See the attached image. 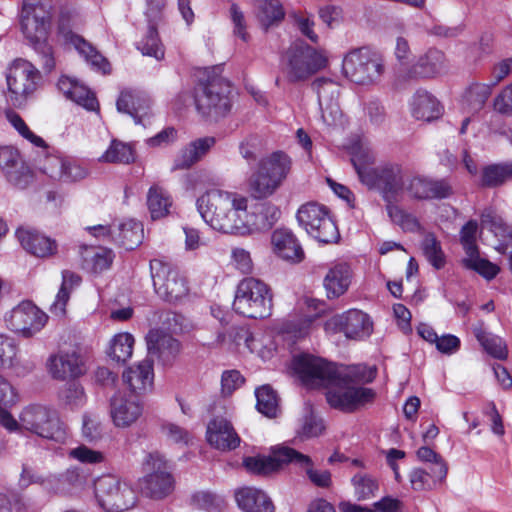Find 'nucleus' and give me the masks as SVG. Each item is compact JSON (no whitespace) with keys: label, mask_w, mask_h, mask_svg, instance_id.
Here are the masks:
<instances>
[{"label":"nucleus","mask_w":512,"mask_h":512,"mask_svg":"<svg viewBox=\"0 0 512 512\" xmlns=\"http://www.w3.org/2000/svg\"><path fill=\"white\" fill-rule=\"evenodd\" d=\"M0 167L7 180L15 187L25 188L32 179L29 167L22 160L19 152L12 147L0 148Z\"/></svg>","instance_id":"a878e982"},{"label":"nucleus","mask_w":512,"mask_h":512,"mask_svg":"<svg viewBox=\"0 0 512 512\" xmlns=\"http://www.w3.org/2000/svg\"><path fill=\"white\" fill-rule=\"evenodd\" d=\"M173 200L163 187L154 184L147 192V207L153 220L161 219L170 214Z\"/></svg>","instance_id":"a19ab883"},{"label":"nucleus","mask_w":512,"mask_h":512,"mask_svg":"<svg viewBox=\"0 0 512 512\" xmlns=\"http://www.w3.org/2000/svg\"><path fill=\"white\" fill-rule=\"evenodd\" d=\"M143 405L136 386H122L110 400V415L116 427L126 428L142 415Z\"/></svg>","instance_id":"4468645a"},{"label":"nucleus","mask_w":512,"mask_h":512,"mask_svg":"<svg viewBox=\"0 0 512 512\" xmlns=\"http://www.w3.org/2000/svg\"><path fill=\"white\" fill-rule=\"evenodd\" d=\"M8 329L24 337L38 333L47 322V315L30 301H23L5 315Z\"/></svg>","instance_id":"dca6fc26"},{"label":"nucleus","mask_w":512,"mask_h":512,"mask_svg":"<svg viewBox=\"0 0 512 512\" xmlns=\"http://www.w3.org/2000/svg\"><path fill=\"white\" fill-rule=\"evenodd\" d=\"M257 17L261 25L267 29L284 18V10L278 0H256Z\"/></svg>","instance_id":"864d4df0"},{"label":"nucleus","mask_w":512,"mask_h":512,"mask_svg":"<svg viewBox=\"0 0 512 512\" xmlns=\"http://www.w3.org/2000/svg\"><path fill=\"white\" fill-rule=\"evenodd\" d=\"M417 457L422 462L431 463V469H435V476L438 478H446L448 467L440 454L435 452L429 446H422L417 450Z\"/></svg>","instance_id":"bf43d9fd"},{"label":"nucleus","mask_w":512,"mask_h":512,"mask_svg":"<svg viewBox=\"0 0 512 512\" xmlns=\"http://www.w3.org/2000/svg\"><path fill=\"white\" fill-rule=\"evenodd\" d=\"M117 110L127 113L137 124H143V120L150 115V99L142 92L123 91L117 103Z\"/></svg>","instance_id":"473e14b6"},{"label":"nucleus","mask_w":512,"mask_h":512,"mask_svg":"<svg viewBox=\"0 0 512 512\" xmlns=\"http://www.w3.org/2000/svg\"><path fill=\"white\" fill-rule=\"evenodd\" d=\"M69 99L90 111L98 108V101L95 95L86 86L78 82L74 86Z\"/></svg>","instance_id":"774afa93"},{"label":"nucleus","mask_w":512,"mask_h":512,"mask_svg":"<svg viewBox=\"0 0 512 512\" xmlns=\"http://www.w3.org/2000/svg\"><path fill=\"white\" fill-rule=\"evenodd\" d=\"M351 160L361 182L370 188L381 189L387 199L395 198L404 192L406 179L399 165L374 168L369 166L371 157L368 156L363 162L356 156Z\"/></svg>","instance_id":"423d86ee"},{"label":"nucleus","mask_w":512,"mask_h":512,"mask_svg":"<svg viewBox=\"0 0 512 512\" xmlns=\"http://www.w3.org/2000/svg\"><path fill=\"white\" fill-rule=\"evenodd\" d=\"M412 114L417 120L432 121L441 115L439 102L427 92H417L412 102Z\"/></svg>","instance_id":"79ce46f5"},{"label":"nucleus","mask_w":512,"mask_h":512,"mask_svg":"<svg viewBox=\"0 0 512 512\" xmlns=\"http://www.w3.org/2000/svg\"><path fill=\"white\" fill-rule=\"evenodd\" d=\"M377 367L365 364L344 365L338 364L336 381L344 383L368 384L375 381Z\"/></svg>","instance_id":"4c0bfd02"},{"label":"nucleus","mask_w":512,"mask_h":512,"mask_svg":"<svg viewBox=\"0 0 512 512\" xmlns=\"http://www.w3.org/2000/svg\"><path fill=\"white\" fill-rule=\"evenodd\" d=\"M299 224L308 234L323 243L337 241L339 232L327 209L316 203L302 205L297 212Z\"/></svg>","instance_id":"9b49d317"},{"label":"nucleus","mask_w":512,"mask_h":512,"mask_svg":"<svg viewBox=\"0 0 512 512\" xmlns=\"http://www.w3.org/2000/svg\"><path fill=\"white\" fill-rule=\"evenodd\" d=\"M47 366L49 373L57 381H73L85 373L84 363L76 351L51 356Z\"/></svg>","instance_id":"393cba45"},{"label":"nucleus","mask_w":512,"mask_h":512,"mask_svg":"<svg viewBox=\"0 0 512 512\" xmlns=\"http://www.w3.org/2000/svg\"><path fill=\"white\" fill-rule=\"evenodd\" d=\"M40 169L50 178L64 182L78 181L87 175L86 169L59 155L46 156Z\"/></svg>","instance_id":"cd10ccee"},{"label":"nucleus","mask_w":512,"mask_h":512,"mask_svg":"<svg viewBox=\"0 0 512 512\" xmlns=\"http://www.w3.org/2000/svg\"><path fill=\"white\" fill-rule=\"evenodd\" d=\"M21 429L56 442H64L67 438V428L58 411L40 403L23 407L18 420V431Z\"/></svg>","instance_id":"7ed1b4c3"},{"label":"nucleus","mask_w":512,"mask_h":512,"mask_svg":"<svg viewBox=\"0 0 512 512\" xmlns=\"http://www.w3.org/2000/svg\"><path fill=\"white\" fill-rule=\"evenodd\" d=\"M234 497L243 512H275L271 498L261 489L241 487L235 491Z\"/></svg>","instance_id":"c756f323"},{"label":"nucleus","mask_w":512,"mask_h":512,"mask_svg":"<svg viewBox=\"0 0 512 512\" xmlns=\"http://www.w3.org/2000/svg\"><path fill=\"white\" fill-rule=\"evenodd\" d=\"M478 225L475 221L467 222L461 229V243L466 253L463 258V265L470 270H474L487 280H491L499 273L500 268L479 256L478 248L475 244Z\"/></svg>","instance_id":"a211bd4d"},{"label":"nucleus","mask_w":512,"mask_h":512,"mask_svg":"<svg viewBox=\"0 0 512 512\" xmlns=\"http://www.w3.org/2000/svg\"><path fill=\"white\" fill-rule=\"evenodd\" d=\"M327 64L326 57L302 42L293 43L281 58V72L290 84L307 81Z\"/></svg>","instance_id":"f03ea898"},{"label":"nucleus","mask_w":512,"mask_h":512,"mask_svg":"<svg viewBox=\"0 0 512 512\" xmlns=\"http://www.w3.org/2000/svg\"><path fill=\"white\" fill-rule=\"evenodd\" d=\"M512 179V163L490 164L482 168L480 186L495 188Z\"/></svg>","instance_id":"c03bdc74"},{"label":"nucleus","mask_w":512,"mask_h":512,"mask_svg":"<svg viewBox=\"0 0 512 512\" xmlns=\"http://www.w3.org/2000/svg\"><path fill=\"white\" fill-rule=\"evenodd\" d=\"M491 95V87L487 84L474 83L464 94V105L471 113L479 112Z\"/></svg>","instance_id":"5fc2aeb1"},{"label":"nucleus","mask_w":512,"mask_h":512,"mask_svg":"<svg viewBox=\"0 0 512 512\" xmlns=\"http://www.w3.org/2000/svg\"><path fill=\"white\" fill-rule=\"evenodd\" d=\"M70 17L68 14L62 13L59 18V33L64 37L65 41L72 44L78 53L84 57L90 66L101 71L103 74L110 72L109 62L83 37L75 34L70 25Z\"/></svg>","instance_id":"412c9836"},{"label":"nucleus","mask_w":512,"mask_h":512,"mask_svg":"<svg viewBox=\"0 0 512 512\" xmlns=\"http://www.w3.org/2000/svg\"><path fill=\"white\" fill-rule=\"evenodd\" d=\"M191 503L198 509L213 512L221 508L224 500L212 492L198 491L192 495Z\"/></svg>","instance_id":"69168bd1"},{"label":"nucleus","mask_w":512,"mask_h":512,"mask_svg":"<svg viewBox=\"0 0 512 512\" xmlns=\"http://www.w3.org/2000/svg\"><path fill=\"white\" fill-rule=\"evenodd\" d=\"M197 209L213 229L230 234L250 232L247 217L248 199L238 193L212 189L201 195Z\"/></svg>","instance_id":"f257e3e1"},{"label":"nucleus","mask_w":512,"mask_h":512,"mask_svg":"<svg viewBox=\"0 0 512 512\" xmlns=\"http://www.w3.org/2000/svg\"><path fill=\"white\" fill-rule=\"evenodd\" d=\"M123 380L127 384L140 382L142 384H152L154 380V361L151 358H145L137 364L129 367L123 372Z\"/></svg>","instance_id":"603ef678"},{"label":"nucleus","mask_w":512,"mask_h":512,"mask_svg":"<svg viewBox=\"0 0 512 512\" xmlns=\"http://www.w3.org/2000/svg\"><path fill=\"white\" fill-rule=\"evenodd\" d=\"M230 94V83L219 75L212 76L196 93V108L203 116L217 120L230 111Z\"/></svg>","instance_id":"6e6552de"},{"label":"nucleus","mask_w":512,"mask_h":512,"mask_svg":"<svg viewBox=\"0 0 512 512\" xmlns=\"http://www.w3.org/2000/svg\"><path fill=\"white\" fill-rule=\"evenodd\" d=\"M326 430L324 420L316 415L312 408L309 413L304 416L298 435L301 439H310L321 436Z\"/></svg>","instance_id":"4d7b16f0"},{"label":"nucleus","mask_w":512,"mask_h":512,"mask_svg":"<svg viewBox=\"0 0 512 512\" xmlns=\"http://www.w3.org/2000/svg\"><path fill=\"white\" fill-rule=\"evenodd\" d=\"M354 496L358 501H365L375 497L379 491V481L368 473H356L351 478Z\"/></svg>","instance_id":"8fccbe9b"},{"label":"nucleus","mask_w":512,"mask_h":512,"mask_svg":"<svg viewBox=\"0 0 512 512\" xmlns=\"http://www.w3.org/2000/svg\"><path fill=\"white\" fill-rule=\"evenodd\" d=\"M352 270L347 263H336L326 273L323 286L328 299L344 295L351 284Z\"/></svg>","instance_id":"72a5a7b5"},{"label":"nucleus","mask_w":512,"mask_h":512,"mask_svg":"<svg viewBox=\"0 0 512 512\" xmlns=\"http://www.w3.org/2000/svg\"><path fill=\"white\" fill-rule=\"evenodd\" d=\"M281 185L257 164L256 170L248 179V190L254 199L272 196Z\"/></svg>","instance_id":"58836bf2"},{"label":"nucleus","mask_w":512,"mask_h":512,"mask_svg":"<svg viewBox=\"0 0 512 512\" xmlns=\"http://www.w3.org/2000/svg\"><path fill=\"white\" fill-rule=\"evenodd\" d=\"M254 394L257 410L269 418L276 417L279 411V396L273 386H256Z\"/></svg>","instance_id":"09e8293b"},{"label":"nucleus","mask_w":512,"mask_h":512,"mask_svg":"<svg viewBox=\"0 0 512 512\" xmlns=\"http://www.w3.org/2000/svg\"><path fill=\"white\" fill-rule=\"evenodd\" d=\"M20 401L16 386H0V426L10 433L18 432V420L11 409Z\"/></svg>","instance_id":"c9c22d12"},{"label":"nucleus","mask_w":512,"mask_h":512,"mask_svg":"<svg viewBox=\"0 0 512 512\" xmlns=\"http://www.w3.org/2000/svg\"><path fill=\"white\" fill-rule=\"evenodd\" d=\"M409 477L411 487L415 491L431 490L437 483L444 479L435 476V469H431L430 472H427L421 468L413 469Z\"/></svg>","instance_id":"13d9d810"},{"label":"nucleus","mask_w":512,"mask_h":512,"mask_svg":"<svg viewBox=\"0 0 512 512\" xmlns=\"http://www.w3.org/2000/svg\"><path fill=\"white\" fill-rule=\"evenodd\" d=\"M284 456L290 464H295L304 469L309 481L318 488L328 489L332 486V474L329 470H317L314 468V462L310 456L305 455L296 449L285 450Z\"/></svg>","instance_id":"2f4dec72"},{"label":"nucleus","mask_w":512,"mask_h":512,"mask_svg":"<svg viewBox=\"0 0 512 512\" xmlns=\"http://www.w3.org/2000/svg\"><path fill=\"white\" fill-rule=\"evenodd\" d=\"M5 117L7 121L18 131V133L22 137L29 140L32 144H34L37 147H46L45 141L41 137L35 135L32 131H30V129L18 113L9 109L5 112Z\"/></svg>","instance_id":"052dcab7"},{"label":"nucleus","mask_w":512,"mask_h":512,"mask_svg":"<svg viewBox=\"0 0 512 512\" xmlns=\"http://www.w3.org/2000/svg\"><path fill=\"white\" fill-rule=\"evenodd\" d=\"M273 295L270 287L260 279L247 277L236 288L233 309L252 319H264L271 315Z\"/></svg>","instance_id":"39448f33"},{"label":"nucleus","mask_w":512,"mask_h":512,"mask_svg":"<svg viewBox=\"0 0 512 512\" xmlns=\"http://www.w3.org/2000/svg\"><path fill=\"white\" fill-rule=\"evenodd\" d=\"M338 364L303 353L293 356L289 370L302 381H336Z\"/></svg>","instance_id":"2eb2a0df"},{"label":"nucleus","mask_w":512,"mask_h":512,"mask_svg":"<svg viewBox=\"0 0 512 512\" xmlns=\"http://www.w3.org/2000/svg\"><path fill=\"white\" fill-rule=\"evenodd\" d=\"M100 162L130 164L135 161L133 148L119 140H112L108 149L100 156Z\"/></svg>","instance_id":"3c124183"},{"label":"nucleus","mask_w":512,"mask_h":512,"mask_svg":"<svg viewBox=\"0 0 512 512\" xmlns=\"http://www.w3.org/2000/svg\"><path fill=\"white\" fill-rule=\"evenodd\" d=\"M421 248L428 262L436 269H441L445 264V255L440 242L432 233H427L421 243Z\"/></svg>","instance_id":"6e6d98bb"},{"label":"nucleus","mask_w":512,"mask_h":512,"mask_svg":"<svg viewBox=\"0 0 512 512\" xmlns=\"http://www.w3.org/2000/svg\"><path fill=\"white\" fill-rule=\"evenodd\" d=\"M16 237L23 249L37 258L48 259L58 253L57 241L35 229L21 227Z\"/></svg>","instance_id":"5701e85b"},{"label":"nucleus","mask_w":512,"mask_h":512,"mask_svg":"<svg viewBox=\"0 0 512 512\" xmlns=\"http://www.w3.org/2000/svg\"><path fill=\"white\" fill-rule=\"evenodd\" d=\"M84 266L98 273L108 269L114 259L111 249L105 247H85L82 252Z\"/></svg>","instance_id":"49530a36"},{"label":"nucleus","mask_w":512,"mask_h":512,"mask_svg":"<svg viewBox=\"0 0 512 512\" xmlns=\"http://www.w3.org/2000/svg\"><path fill=\"white\" fill-rule=\"evenodd\" d=\"M134 342V337L130 333H118L110 340L106 354L110 359L124 363L133 354Z\"/></svg>","instance_id":"de8ad7c7"},{"label":"nucleus","mask_w":512,"mask_h":512,"mask_svg":"<svg viewBox=\"0 0 512 512\" xmlns=\"http://www.w3.org/2000/svg\"><path fill=\"white\" fill-rule=\"evenodd\" d=\"M216 140L214 137L198 138L190 142L174 159L172 170H184L190 168L215 145Z\"/></svg>","instance_id":"f704fd0d"},{"label":"nucleus","mask_w":512,"mask_h":512,"mask_svg":"<svg viewBox=\"0 0 512 512\" xmlns=\"http://www.w3.org/2000/svg\"><path fill=\"white\" fill-rule=\"evenodd\" d=\"M58 396L60 404L71 410L82 407L87 400L83 386H67Z\"/></svg>","instance_id":"0e129e2a"},{"label":"nucleus","mask_w":512,"mask_h":512,"mask_svg":"<svg viewBox=\"0 0 512 512\" xmlns=\"http://www.w3.org/2000/svg\"><path fill=\"white\" fill-rule=\"evenodd\" d=\"M317 94L321 117L327 125H333L340 120L342 113L338 104L340 86L332 79L319 77L311 84Z\"/></svg>","instance_id":"aec40b11"},{"label":"nucleus","mask_w":512,"mask_h":512,"mask_svg":"<svg viewBox=\"0 0 512 512\" xmlns=\"http://www.w3.org/2000/svg\"><path fill=\"white\" fill-rule=\"evenodd\" d=\"M94 492L98 504L106 512H124L134 507L137 496L134 489L116 476L107 474L94 482Z\"/></svg>","instance_id":"0eeeda50"},{"label":"nucleus","mask_w":512,"mask_h":512,"mask_svg":"<svg viewBox=\"0 0 512 512\" xmlns=\"http://www.w3.org/2000/svg\"><path fill=\"white\" fill-rule=\"evenodd\" d=\"M450 63L445 53L437 48H429L420 55L406 71V80H426L441 77L449 72Z\"/></svg>","instance_id":"6ab92c4d"},{"label":"nucleus","mask_w":512,"mask_h":512,"mask_svg":"<svg viewBox=\"0 0 512 512\" xmlns=\"http://www.w3.org/2000/svg\"><path fill=\"white\" fill-rule=\"evenodd\" d=\"M307 388H316L317 386H306ZM326 388L324 392L327 403L332 409L344 413H353L372 403L376 397V392L364 386H322Z\"/></svg>","instance_id":"f8f14e48"},{"label":"nucleus","mask_w":512,"mask_h":512,"mask_svg":"<svg viewBox=\"0 0 512 512\" xmlns=\"http://www.w3.org/2000/svg\"><path fill=\"white\" fill-rule=\"evenodd\" d=\"M292 164L291 157L283 151H275L261 158L258 162L262 170L266 171L280 185L289 176Z\"/></svg>","instance_id":"e433bc0d"},{"label":"nucleus","mask_w":512,"mask_h":512,"mask_svg":"<svg viewBox=\"0 0 512 512\" xmlns=\"http://www.w3.org/2000/svg\"><path fill=\"white\" fill-rule=\"evenodd\" d=\"M145 475L140 479L144 494L152 499H163L174 490V478L168 462L158 452L149 453L143 462Z\"/></svg>","instance_id":"9d476101"},{"label":"nucleus","mask_w":512,"mask_h":512,"mask_svg":"<svg viewBox=\"0 0 512 512\" xmlns=\"http://www.w3.org/2000/svg\"><path fill=\"white\" fill-rule=\"evenodd\" d=\"M285 450H293L288 446H281L273 450V456H251L243 460V465L248 472L254 475H269L277 472L285 464H290L284 456Z\"/></svg>","instance_id":"c85d7f7f"},{"label":"nucleus","mask_w":512,"mask_h":512,"mask_svg":"<svg viewBox=\"0 0 512 512\" xmlns=\"http://www.w3.org/2000/svg\"><path fill=\"white\" fill-rule=\"evenodd\" d=\"M145 340L148 354L157 358L162 365H172L182 351L181 342L161 329L150 330Z\"/></svg>","instance_id":"4be33fe9"},{"label":"nucleus","mask_w":512,"mask_h":512,"mask_svg":"<svg viewBox=\"0 0 512 512\" xmlns=\"http://www.w3.org/2000/svg\"><path fill=\"white\" fill-rule=\"evenodd\" d=\"M81 282V277L72 271L64 270L62 272V284L55 297L54 302L50 306V311L53 315L62 317L66 313V305L70 298V293L73 287L78 286Z\"/></svg>","instance_id":"37998d69"},{"label":"nucleus","mask_w":512,"mask_h":512,"mask_svg":"<svg viewBox=\"0 0 512 512\" xmlns=\"http://www.w3.org/2000/svg\"><path fill=\"white\" fill-rule=\"evenodd\" d=\"M50 24L49 22L21 13L20 25L22 33L34 47L46 42Z\"/></svg>","instance_id":"a18cd8bd"},{"label":"nucleus","mask_w":512,"mask_h":512,"mask_svg":"<svg viewBox=\"0 0 512 512\" xmlns=\"http://www.w3.org/2000/svg\"><path fill=\"white\" fill-rule=\"evenodd\" d=\"M404 191H407L412 198L425 200L447 198L452 194V187L445 180H430L421 176H413L406 179Z\"/></svg>","instance_id":"bb28decb"},{"label":"nucleus","mask_w":512,"mask_h":512,"mask_svg":"<svg viewBox=\"0 0 512 512\" xmlns=\"http://www.w3.org/2000/svg\"><path fill=\"white\" fill-rule=\"evenodd\" d=\"M271 243L274 252L283 260L299 263L304 259V251L295 235L287 229H277L272 233Z\"/></svg>","instance_id":"7c9ffc66"},{"label":"nucleus","mask_w":512,"mask_h":512,"mask_svg":"<svg viewBox=\"0 0 512 512\" xmlns=\"http://www.w3.org/2000/svg\"><path fill=\"white\" fill-rule=\"evenodd\" d=\"M112 239L126 250H133L143 239V227L140 222L127 220L114 226Z\"/></svg>","instance_id":"ea45409f"},{"label":"nucleus","mask_w":512,"mask_h":512,"mask_svg":"<svg viewBox=\"0 0 512 512\" xmlns=\"http://www.w3.org/2000/svg\"><path fill=\"white\" fill-rule=\"evenodd\" d=\"M476 337L486 352L491 356L498 359H503L507 356L506 345L500 337L483 331L476 333Z\"/></svg>","instance_id":"e2e57ef3"},{"label":"nucleus","mask_w":512,"mask_h":512,"mask_svg":"<svg viewBox=\"0 0 512 512\" xmlns=\"http://www.w3.org/2000/svg\"><path fill=\"white\" fill-rule=\"evenodd\" d=\"M384 69V60L381 55L366 48L349 52L342 63L345 76L360 85L378 82Z\"/></svg>","instance_id":"1a4fd4ad"},{"label":"nucleus","mask_w":512,"mask_h":512,"mask_svg":"<svg viewBox=\"0 0 512 512\" xmlns=\"http://www.w3.org/2000/svg\"><path fill=\"white\" fill-rule=\"evenodd\" d=\"M387 209L391 220L395 224L399 225L403 230L416 232L421 229L419 221L413 215L408 214L400 208L392 205H389Z\"/></svg>","instance_id":"338daca9"},{"label":"nucleus","mask_w":512,"mask_h":512,"mask_svg":"<svg viewBox=\"0 0 512 512\" xmlns=\"http://www.w3.org/2000/svg\"><path fill=\"white\" fill-rule=\"evenodd\" d=\"M143 55L151 56L157 60H161L164 57V49L158 38V32L154 26L148 28L145 38L139 45Z\"/></svg>","instance_id":"680f3d73"},{"label":"nucleus","mask_w":512,"mask_h":512,"mask_svg":"<svg viewBox=\"0 0 512 512\" xmlns=\"http://www.w3.org/2000/svg\"><path fill=\"white\" fill-rule=\"evenodd\" d=\"M326 329L342 333L347 339L362 340L373 331V322L369 315L358 309H349L327 320Z\"/></svg>","instance_id":"f3484780"},{"label":"nucleus","mask_w":512,"mask_h":512,"mask_svg":"<svg viewBox=\"0 0 512 512\" xmlns=\"http://www.w3.org/2000/svg\"><path fill=\"white\" fill-rule=\"evenodd\" d=\"M206 439L210 446L223 452L235 450L241 441L231 422L223 417H214L209 421Z\"/></svg>","instance_id":"b1692460"},{"label":"nucleus","mask_w":512,"mask_h":512,"mask_svg":"<svg viewBox=\"0 0 512 512\" xmlns=\"http://www.w3.org/2000/svg\"><path fill=\"white\" fill-rule=\"evenodd\" d=\"M5 79L7 102L13 107L22 108L34 98L41 81V74L31 62L18 58L7 66Z\"/></svg>","instance_id":"20e7f679"},{"label":"nucleus","mask_w":512,"mask_h":512,"mask_svg":"<svg viewBox=\"0 0 512 512\" xmlns=\"http://www.w3.org/2000/svg\"><path fill=\"white\" fill-rule=\"evenodd\" d=\"M156 293L168 302H176L188 293V284L179 271L160 260L150 262Z\"/></svg>","instance_id":"ddd939ff"}]
</instances>
